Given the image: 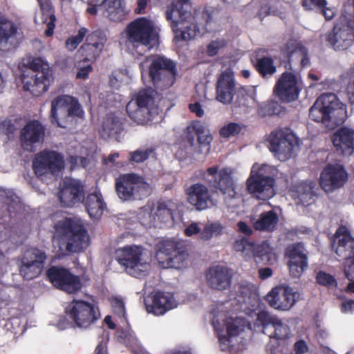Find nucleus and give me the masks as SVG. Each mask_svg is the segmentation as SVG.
<instances>
[{"mask_svg": "<svg viewBox=\"0 0 354 354\" xmlns=\"http://www.w3.org/2000/svg\"><path fill=\"white\" fill-rule=\"evenodd\" d=\"M192 10L190 0H176L167 10L176 39L190 40L199 34L217 30L216 22L206 12L195 9L192 13Z\"/></svg>", "mask_w": 354, "mask_h": 354, "instance_id": "1", "label": "nucleus"}, {"mask_svg": "<svg viewBox=\"0 0 354 354\" xmlns=\"http://www.w3.org/2000/svg\"><path fill=\"white\" fill-rule=\"evenodd\" d=\"M159 30L153 21L139 17L129 23L121 33V43L131 50L140 46L149 50L158 44Z\"/></svg>", "mask_w": 354, "mask_h": 354, "instance_id": "2", "label": "nucleus"}, {"mask_svg": "<svg viewBox=\"0 0 354 354\" xmlns=\"http://www.w3.org/2000/svg\"><path fill=\"white\" fill-rule=\"evenodd\" d=\"M347 116L346 105L341 103L333 93L322 95L310 109L312 120L330 129L343 123Z\"/></svg>", "mask_w": 354, "mask_h": 354, "instance_id": "3", "label": "nucleus"}, {"mask_svg": "<svg viewBox=\"0 0 354 354\" xmlns=\"http://www.w3.org/2000/svg\"><path fill=\"white\" fill-rule=\"evenodd\" d=\"M57 236L68 253L83 251L88 245L89 236L81 221L66 218L55 225Z\"/></svg>", "mask_w": 354, "mask_h": 354, "instance_id": "4", "label": "nucleus"}, {"mask_svg": "<svg viewBox=\"0 0 354 354\" xmlns=\"http://www.w3.org/2000/svg\"><path fill=\"white\" fill-rule=\"evenodd\" d=\"M331 247L337 255L345 261L344 274L349 280L346 291L354 292V239L346 226L341 225L337 228L332 238Z\"/></svg>", "mask_w": 354, "mask_h": 354, "instance_id": "5", "label": "nucleus"}, {"mask_svg": "<svg viewBox=\"0 0 354 354\" xmlns=\"http://www.w3.org/2000/svg\"><path fill=\"white\" fill-rule=\"evenodd\" d=\"M23 87L35 95L47 91L53 82L52 70L49 65L40 59H34L21 74Z\"/></svg>", "mask_w": 354, "mask_h": 354, "instance_id": "6", "label": "nucleus"}, {"mask_svg": "<svg viewBox=\"0 0 354 354\" xmlns=\"http://www.w3.org/2000/svg\"><path fill=\"white\" fill-rule=\"evenodd\" d=\"M82 114L80 104L70 95H60L51 102L50 121L61 128H67L75 117H81Z\"/></svg>", "mask_w": 354, "mask_h": 354, "instance_id": "7", "label": "nucleus"}, {"mask_svg": "<svg viewBox=\"0 0 354 354\" xmlns=\"http://www.w3.org/2000/svg\"><path fill=\"white\" fill-rule=\"evenodd\" d=\"M142 73L147 70L154 83L162 81L166 86H171L175 80L176 68L174 62L159 55L147 57L141 64Z\"/></svg>", "mask_w": 354, "mask_h": 354, "instance_id": "8", "label": "nucleus"}, {"mask_svg": "<svg viewBox=\"0 0 354 354\" xmlns=\"http://www.w3.org/2000/svg\"><path fill=\"white\" fill-rule=\"evenodd\" d=\"M66 313L73 326L88 328L100 317L97 307L84 300L73 299L66 307Z\"/></svg>", "mask_w": 354, "mask_h": 354, "instance_id": "9", "label": "nucleus"}, {"mask_svg": "<svg viewBox=\"0 0 354 354\" xmlns=\"http://www.w3.org/2000/svg\"><path fill=\"white\" fill-rule=\"evenodd\" d=\"M156 255L160 259H165L167 266L175 269L185 267L188 257L185 244L174 239L160 241L156 246Z\"/></svg>", "mask_w": 354, "mask_h": 354, "instance_id": "10", "label": "nucleus"}, {"mask_svg": "<svg viewBox=\"0 0 354 354\" xmlns=\"http://www.w3.org/2000/svg\"><path fill=\"white\" fill-rule=\"evenodd\" d=\"M115 190L123 201L141 200L151 194L152 187L145 178H116Z\"/></svg>", "mask_w": 354, "mask_h": 354, "instance_id": "11", "label": "nucleus"}, {"mask_svg": "<svg viewBox=\"0 0 354 354\" xmlns=\"http://www.w3.org/2000/svg\"><path fill=\"white\" fill-rule=\"evenodd\" d=\"M268 142L270 151L281 161H285L291 158L297 145L295 135L283 130L272 132L269 136Z\"/></svg>", "mask_w": 354, "mask_h": 354, "instance_id": "12", "label": "nucleus"}, {"mask_svg": "<svg viewBox=\"0 0 354 354\" xmlns=\"http://www.w3.org/2000/svg\"><path fill=\"white\" fill-rule=\"evenodd\" d=\"M46 254L44 251L37 248L27 249L23 254L19 266V273L26 280H32L42 272Z\"/></svg>", "mask_w": 354, "mask_h": 354, "instance_id": "13", "label": "nucleus"}, {"mask_svg": "<svg viewBox=\"0 0 354 354\" xmlns=\"http://www.w3.org/2000/svg\"><path fill=\"white\" fill-rule=\"evenodd\" d=\"M46 275L55 288L68 293L74 294L82 289L80 277L73 274L67 268L51 266L46 271Z\"/></svg>", "mask_w": 354, "mask_h": 354, "instance_id": "14", "label": "nucleus"}, {"mask_svg": "<svg viewBox=\"0 0 354 354\" xmlns=\"http://www.w3.org/2000/svg\"><path fill=\"white\" fill-rule=\"evenodd\" d=\"M87 12L95 15L98 12L113 21L123 20L129 12L122 0H88Z\"/></svg>", "mask_w": 354, "mask_h": 354, "instance_id": "15", "label": "nucleus"}, {"mask_svg": "<svg viewBox=\"0 0 354 354\" xmlns=\"http://www.w3.org/2000/svg\"><path fill=\"white\" fill-rule=\"evenodd\" d=\"M33 169L37 176L50 173L59 174L64 168L63 156L54 151H43L35 156L32 163Z\"/></svg>", "mask_w": 354, "mask_h": 354, "instance_id": "16", "label": "nucleus"}, {"mask_svg": "<svg viewBox=\"0 0 354 354\" xmlns=\"http://www.w3.org/2000/svg\"><path fill=\"white\" fill-rule=\"evenodd\" d=\"M143 248L138 245H127L116 250V259L119 264L124 266L126 271L135 277H140L142 274L140 267Z\"/></svg>", "mask_w": 354, "mask_h": 354, "instance_id": "17", "label": "nucleus"}, {"mask_svg": "<svg viewBox=\"0 0 354 354\" xmlns=\"http://www.w3.org/2000/svg\"><path fill=\"white\" fill-rule=\"evenodd\" d=\"M153 93L151 90L140 91L127 105L129 115L138 124H145L151 119L149 107L153 102Z\"/></svg>", "mask_w": 354, "mask_h": 354, "instance_id": "18", "label": "nucleus"}, {"mask_svg": "<svg viewBox=\"0 0 354 354\" xmlns=\"http://www.w3.org/2000/svg\"><path fill=\"white\" fill-rule=\"evenodd\" d=\"M354 29L351 16L344 15L340 19V24H337L333 33L328 37L329 44L335 50H345L352 45Z\"/></svg>", "mask_w": 354, "mask_h": 354, "instance_id": "19", "label": "nucleus"}, {"mask_svg": "<svg viewBox=\"0 0 354 354\" xmlns=\"http://www.w3.org/2000/svg\"><path fill=\"white\" fill-rule=\"evenodd\" d=\"M301 89L299 77L293 73L285 72L277 81L274 93L281 100L292 102L299 97Z\"/></svg>", "mask_w": 354, "mask_h": 354, "instance_id": "20", "label": "nucleus"}, {"mask_svg": "<svg viewBox=\"0 0 354 354\" xmlns=\"http://www.w3.org/2000/svg\"><path fill=\"white\" fill-rule=\"evenodd\" d=\"M299 295L288 286L280 285L273 288L266 295V300L272 308L288 310L296 303Z\"/></svg>", "mask_w": 354, "mask_h": 354, "instance_id": "21", "label": "nucleus"}, {"mask_svg": "<svg viewBox=\"0 0 354 354\" xmlns=\"http://www.w3.org/2000/svg\"><path fill=\"white\" fill-rule=\"evenodd\" d=\"M85 195L84 185L76 178H64L59 183L58 198L64 207H72L83 202Z\"/></svg>", "mask_w": 354, "mask_h": 354, "instance_id": "22", "label": "nucleus"}, {"mask_svg": "<svg viewBox=\"0 0 354 354\" xmlns=\"http://www.w3.org/2000/svg\"><path fill=\"white\" fill-rule=\"evenodd\" d=\"M45 129L38 120L28 122L21 130V146L28 151H34L36 145L44 140Z\"/></svg>", "mask_w": 354, "mask_h": 354, "instance_id": "23", "label": "nucleus"}, {"mask_svg": "<svg viewBox=\"0 0 354 354\" xmlns=\"http://www.w3.org/2000/svg\"><path fill=\"white\" fill-rule=\"evenodd\" d=\"M319 187L314 182L303 181L290 186L288 193L297 204L308 206L313 204L318 196Z\"/></svg>", "mask_w": 354, "mask_h": 354, "instance_id": "24", "label": "nucleus"}, {"mask_svg": "<svg viewBox=\"0 0 354 354\" xmlns=\"http://www.w3.org/2000/svg\"><path fill=\"white\" fill-rule=\"evenodd\" d=\"M205 278L210 288L223 291L230 288L232 273L226 266L218 265L212 266L207 270Z\"/></svg>", "mask_w": 354, "mask_h": 354, "instance_id": "25", "label": "nucleus"}, {"mask_svg": "<svg viewBox=\"0 0 354 354\" xmlns=\"http://www.w3.org/2000/svg\"><path fill=\"white\" fill-rule=\"evenodd\" d=\"M148 313L162 315L176 306L173 295L160 290L155 292L145 301Z\"/></svg>", "mask_w": 354, "mask_h": 354, "instance_id": "26", "label": "nucleus"}, {"mask_svg": "<svg viewBox=\"0 0 354 354\" xmlns=\"http://www.w3.org/2000/svg\"><path fill=\"white\" fill-rule=\"evenodd\" d=\"M236 86L234 74L231 68H227L220 74L216 85V99L223 104H229L235 94Z\"/></svg>", "mask_w": 354, "mask_h": 354, "instance_id": "27", "label": "nucleus"}, {"mask_svg": "<svg viewBox=\"0 0 354 354\" xmlns=\"http://www.w3.org/2000/svg\"><path fill=\"white\" fill-rule=\"evenodd\" d=\"M247 189L259 200L266 201L275 194V178H248Z\"/></svg>", "mask_w": 354, "mask_h": 354, "instance_id": "28", "label": "nucleus"}, {"mask_svg": "<svg viewBox=\"0 0 354 354\" xmlns=\"http://www.w3.org/2000/svg\"><path fill=\"white\" fill-rule=\"evenodd\" d=\"M106 41V35L102 30H97L88 34L86 39V43L81 47L86 59L93 61L99 57L104 50Z\"/></svg>", "mask_w": 354, "mask_h": 354, "instance_id": "29", "label": "nucleus"}, {"mask_svg": "<svg viewBox=\"0 0 354 354\" xmlns=\"http://www.w3.org/2000/svg\"><path fill=\"white\" fill-rule=\"evenodd\" d=\"M186 194L189 203L197 210L206 209L213 205L209 189L203 185H192L187 189Z\"/></svg>", "mask_w": 354, "mask_h": 354, "instance_id": "30", "label": "nucleus"}, {"mask_svg": "<svg viewBox=\"0 0 354 354\" xmlns=\"http://www.w3.org/2000/svg\"><path fill=\"white\" fill-rule=\"evenodd\" d=\"M286 253L289 257L288 268L290 275L295 278L300 277L308 268L307 255L297 245L288 248Z\"/></svg>", "mask_w": 354, "mask_h": 354, "instance_id": "31", "label": "nucleus"}, {"mask_svg": "<svg viewBox=\"0 0 354 354\" xmlns=\"http://www.w3.org/2000/svg\"><path fill=\"white\" fill-rule=\"evenodd\" d=\"M178 209L177 204L171 199H160L151 209V216L154 221L166 223L174 220Z\"/></svg>", "mask_w": 354, "mask_h": 354, "instance_id": "32", "label": "nucleus"}, {"mask_svg": "<svg viewBox=\"0 0 354 354\" xmlns=\"http://www.w3.org/2000/svg\"><path fill=\"white\" fill-rule=\"evenodd\" d=\"M333 142L337 151L344 155H351L353 152L354 131L342 127L333 136Z\"/></svg>", "mask_w": 354, "mask_h": 354, "instance_id": "33", "label": "nucleus"}, {"mask_svg": "<svg viewBox=\"0 0 354 354\" xmlns=\"http://www.w3.org/2000/svg\"><path fill=\"white\" fill-rule=\"evenodd\" d=\"M95 185L94 190L90 192L86 198H84L83 202L90 217L99 218L106 209V205L100 189L97 187V182L95 183Z\"/></svg>", "mask_w": 354, "mask_h": 354, "instance_id": "34", "label": "nucleus"}, {"mask_svg": "<svg viewBox=\"0 0 354 354\" xmlns=\"http://www.w3.org/2000/svg\"><path fill=\"white\" fill-rule=\"evenodd\" d=\"M194 135L197 136L198 143L205 147V153H207L212 140L209 130L201 122L195 121L187 127V138L191 143L194 141Z\"/></svg>", "mask_w": 354, "mask_h": 354, "instance_id": "35", "label": "nucleus"}, {"mask_svg": "<svg viewBox=\"0 0 354 354\" xmlns=\"http://www.w3.org/2000/svg\"><path fill=\"white\" fill-rule=\"evenodd\" d=\"M284 57L288 58L290 62H299L302 66L308 64V58L306 49L295 41H290L281 48Z\"/></svg>", "mask_w": 354, "mask_h": 354, "instance_id": "36", "label": "nucleus"}, {"mask_svg": "<svg viewBox=\"0 0 354 354\" xmlns=\"http://www.w3.org/2000/svg\"><path fill=\"white\" fill-rule=\"evenodd\" d=\"M247 324V320L243 317H229L225 322L227 335H220L218 341L221 344H225L230 342V337L238 336L244 331Z\"/></svg>", "mask_w": 354, "mask_h": 354, "instance_id": "37", "label": "nucleus"}, {"mask_svg": "<svg viewBox=\"0 0 354 354\" xmlns=\"http://www.w3.org/2000/svg\"><path fill=\"white\" fill-rule=\"evenodd\" d=\"M17 28L12 21L0 15V49H8L15 39Z\"/></svg>", "mask_w": 354, "mask_h": 354, "instance_id": "38", "label": "nucleus"}, {"mask_svg": "<svg viewBox=\"0 0 354 354\" xmlns=\"http://www.w3.org/2000/svg\"><path fill=\"white\" fill-rule=\"evenodd\" d=\"M278 222L277 214L274 210H270L262 212L253 226L256 230L270 232L276 229Z\"/></svg>", "mask_w": 354, "mask_h": 354, "instance_id": "39", "label": "nucleus"}, {"mask_svg": "<svg viewBox=\"0 0 354 354\" xmlns=\"http://www.w3.org/2000/svg\"><path fill=\"white\" fill-rule=\"evenodd\" d=\"M210 183L213 192L221 193L225 198H234L237 194L233 178H214Z\"/></svg>", "mask_w": 354, "mask_h": 354, "instance_id": "40", "label": "nucleus"}, {"mask_svg": "<svg viewBox=\"0 0 354 354\" xmlns=\"http://www.w3.org/2000/svg\"><path fill=\"white\" fill-rule=\"evenodd\" d=\"M274 256L273 250L268 242L264 241L258 245L252 242V248L250 249L248 258L252 257L257 262H270Z\"/></svg>", "mask_w": 354, "mask_h": 354, "instance_id": "41", "label": "nucleus"}, {"mask_svg": "<svg viewBox=\"0 0 354 354\" xmlns=\"http://www.w3.org/2000/svg\"><path fill=\"white\" fill-rule=\"evenodd\" d=\"M40 4L41 0H37ZM41 19L39 20L37 17L35 18V21L37 24L43 23L46 24L47 26V29L45 31V35L47 37H50L53 34L54 28H55V16L54 15V12L51 8L48 6L44 7L41 5Z\"/></svg>", "mask_w": 354, "mask_h": 354, "instance_id": "42", "label": "nucleus"}, {"mask_svg": "<svg viewBox=\"0 0 354 354\" xmlns=\"http://www.w3.org/2000/svg\"><path fill=\"white\" fill-rule=\"evenodd\" d=\"M278 175L276 167L266 163H254L250 171V177H274Z\"/></svg>", "mask_w": 354, "mask_h": 354, "instance_id": "43", "label": "nucleus"}, {"mask_svg": "<svg viewBox=\"0 0 354 354\" xmlns=\"http://www.w3.org/2000/svg\"><path fill=\"white\" fill-rule=\"evenodd\" d=\"M256 67L259 73L263 77L272 75L277 71L272 59L268 57L259 59Z\"/></svg>", "mask_w": 354, "mask_h": 354, "instance_id": "44", "label": "nucleus"}, {"mask_svg": "<svg viewBox=\"0 0 354 354\" xmlns=\"http://www.w3.org/2000/svg\"><path fill=\"white\" fill-rule=\"evenodd\" d=\"M347 173L344 167L338 163H330L326 165L321 173V177H346Z\"/></svg>", "mask_w": 354, "mask_h": 354, "instance_id": "45", "label": "nucleus"}, {"mask_svg": "<svg viewBox=\"0 0 354 354\" xmlns=\"http://www.w3.org/2000/svg\"><path fill=\"white\" fill-rule=\"evenodd\" d=\"M348 178H319L320 188L326 193L342 187Z\"/></svg>", "mask_w": 354, "mask_h": 354, "instance_id": "46", "label": "nucleus"}, {"mask_svg": "<svg viewBox=\"0 0 354 354\" xmlns=\"http://www.w3.org/2000/svg\"><path fill=\"white\" fill-rule=\"evenodd\" d=\"M240 174L235 169L223 167L221 169H218L216 166H213L209 167L204 171L203 174H201L202 176H216L218 175L219 177H229L232 175H239Z\"/></svg>", "mask_w": 354, "mask_h": 354, "instance_id": "47", "label": "nucleus"}, {"mask_svg": "<svg viewBox=\"0 0 354 354\" xmlns=\"http://www.w3.org/2000/svg\"><path fill=\"white\" fill-rule=\"evenodd\" d=\"M272 328H274V333L270 335V338H274L278 340H284L288 337L290 328L279 319L274 323Z\"/></svg>", "mask_w": 354, "mask_h": 354, "instance_id": "48", "label": "nucleus"}, {"mask_svg": "<svg viewBox=\"0 0 354 354\" xmlns=\"http://www.w3.org/2000/svg\"><path fill=\"white\" fill-rule=\"evenodd\" d=\"M242 126L236 122H230L223 125L220 131L219 134L223 138H229L237 136L242 131Z\"/></svg>", "mask_w": 354, "mask_h": 354, "instance_id": "49", "label": "nucleus"}, {"mask_svg": "<svg viewBox=\"0 0 354 354\" xmlns=\"http://www.w3.org/2000/svg\"><path fill=\"white\" fill-rule=\"evenodd\" d=\"M316 282L328 288H336L337 286V282L335 278L330 274L324 271H319L317 273Z\"/></svg>", "mask_w": 354, "mask_h": 354, "instance_id": "50", "label": "nucleus"}, {"mask_svg": "<svg viewBox=\"0 0 354 354\" xmlns=\"http://www.w3.org/2000/svg\"><path fill=\"white\" fill-rule=\"evenodd\" d=\"M121 129V122L118 119H108L102 128L103 133L109 137L116 136L120 132Z\"/></svg>", "mask_w": 354, "mask_h": 354, "instance_id": "51", "label": "nucleus"}, {"mask_svg": "<svg viewBox=\"0 0 354 354\" xmlns=\"http://www.w3.org/2000/svg\"><path fill=\"white\" fill-rule=\"evenodd\" d=\"M222 226L218 223H211L206 225L201 234V238L207 241L211 239L213 236H217L222 232Z\"/></svg>", "mask_w": 354, "mask_h": 354, "instance_id": "52", "label": "nucleus"}, {"mask_svg": "<svg viewBox=\"0 0 354 354\" xmlns=\"http://www.w3.org/2000/svg\"><path fill=\"white\" fill-rule=\"evenodd\" d=\"M233 248L236 252H241L246 258H248L250 249L252 248V242L243 237L234 241Z\"/></svg>", "mask_w": 354, "mask_h": 354, "instance_id": "53", "label": "nucleus"}, {"mask_svg": "<svg viewBox=\"0 0 354 354\" xmlns=\"http://www.w3.org/2000/svg\"><path fill=\"white\" fill-rule=\"evenodd\" d=\"M87 29L85 28H81L78 30V33L76 36H73L68 38L66 41V46L69 50H75L77 46L82 41L83 39L87 34Z\"/></svg>", "mask_w": 354, "mask_h": 354, "instance_id": "54", "label": "nucleus"}, {"mask_svg": "<svg viewBox=\"0 0 354 354\" xmlns=\"http://www.w3.org/2000/svg\"><path fill=\"white\" fill-rule=\"evenodd\" d=\"M278 319L277 317L272 315L266 311L261 310L257 314V321L262 325L263 330H266L269 326H273Z\"/></svg>", "mask_w": 354, "mask_h": 354, "instance_id": "55", "label": "nucleus"}, {"mask_svg": "<svg viewBox=\"0 0 354 354\" xmlns=\"http://www.w3.org/2000/svg\"><path fill=\"white\" fill-rule=\"evenodd\" d=\"M227 42L224 39H217L211 41L207 46V53L209 56H214L218 51L224 48Z\"/></svg>", "mask_w": 354, "mask_h": 354, "instance_id": "56", "label": "nucleus"}, {"mask_svg": "<svg viewBox=\"0 0 354 354\" xmlns=\"http://www.w3.org/2000/svg\"><path fill=\"white\" fill-rule=\"evenodd\" d=\"M152 151L151 149L133 151L131 153V160L136 162H142L148 158Z\"/></svg>", "mask_w": 354, "mask_h": 354, "instance_id": "57", "label": "nucleus"}, {"mask_svg": "<svg viewBox=\"0 0 354 354\" xmlns=\"http://www.w3.org/2000/svg\"><path fill=\"white\" fill-rule=\"evenodd\" d=\"M86 59L82 62H80L77 65L78 71L76 73V77L77 79H86L88 74L92 71L93 68L90 64H84L86 62Z\"/></svg>", "mask_w": 354, "mask_h": 354, "instance_id": "58", "label": "nucleus"}, {"mask_svg": "<svg viewBox=\"0 0 354 354\" xmlns=\"http://www.w3.org/2000/svg\"><path fill=\"white\" fill-rule=\"evenodd\" d=\"M328 5L326 0H303L302 6L306 10H313L314 8H317L319 10L321 8L325 7Z\"/></svg>", "mask_w": 354, "mask_h": 354, "instance_id": "59", "label": "nucleus"}, {"mask_svg": "<svg viewBox=\"0 0 354 354\" xmlns=\"http://www.w3.org/2000/svg\"><path fill=\"white\" fill-rule=\"evenodd\" d=\"M112 307L113 311L118 316L122 317L125 314L124 303L121 299L115 298L112 301Z\"/></svg>", "mask_w": 354, "mask_h": 354, "instance_id": "60", "label": "nucleus"}, {"mask_svg": "<svg viewBox=\"0 0 354 354\" xmlns=\"http://www.w3.org/2000/svg\"><path fill=\"white\" fill-rule=\"evenodd\" d=\"M69 162L71 163V169H74L77 167H84L87 165V158L85 157L71 156Z\"/></svg>", "mask_w": 354, "mask_h": 354, "instance_id": "61", "label": "nucleus"}, {"mask_svg": "<svg viewBox=\"0 0 354 354\" xmlns=\"http://www.w3.org/2000/svg\"><path fill=\"white\" fill-rule=\"evenodd\" d=\"M160 0H137V7L135 8V12L136 14H142L148 5L156 4Z\"/></svg>", "mask_w": 354, "mask_h": 354, "instance_id": "62", "label": "nucleus"}, {"mask_svg": "<svg viewBox=\"0 0 354 354\" xmlns=\"http://www.w3.org/2000/svg\"><path fill=\"white\" fill-rule=\"evenodd\" d=\"M294 351L295 354H305L308 351L307 343L304 339L297 340L294 344Z\"/></svg>", "mask_w": 354, "mask_h": 354, "instance_id": "63", "label": "nucleus"}, {"mask_svg": "<svg viewBox=\"0 0 354 354\" xmlns=\"http://www.w3.org/2000/svg\"><path fill=\"white\" fill-rule=\"evenodd\" d=\"M320 10L326 20L332 19L336 13V10L334 7H328L327 5L325 6V7L321 8Z\"/></svg>", "mask_w": 354, "mask_h": 354, "instance_id": "64", "label": "nucleus"}]
</instances>
